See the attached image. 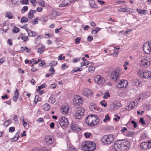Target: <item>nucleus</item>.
Listing matches in <instances>:
<instances>
[{
  "mask_svg": "<svg viewBox=\"0 0 151 151\" xmlns=\"http://www.w3.org/2000/svg\"><path fill=\"white\" fill-rule=\"evenodd\" d=\"M130 146V143L127 139L117 141L114 145V147L118 151H126Z\"/></svg>",
  "mask_w": 151,
  "mask_h": 151,
  "instance_id": "nucleus-1",
  "label": "nucleus"
},
{
  "mask_svg": "<svg viewBox=\"0 0 151 151\" xmlns=\"http://www.w3.org/2000/svg\"><path fill=\"white\" fill-rule=\"evenodd\" d=\"M86 122L88 126L93 127L96 125L100 122V119L97 116L92 114L87 117Z\"/></svg>",
  "mask_w": 151,
  "mask_h": 151,
  "instance_id": "nucleus-2",
  "label": "nucleus"
},
{
  "mask_svg": "<svg viewBox=\"0 0 151 151\" xmlns=\"http://www.w3.org/2000/svg\"><path fill=\"white\" fill-rule=\"evenodd\" d=\"M82 149L85 151H92L96 148V145L94 143L88 141L83 143L82 145Z\"/></svg>",
  "mask_w": 151,
  "mask_h": 151,
  "instance_id": "nucleus-3",
  "label": "nucleus"
},
{
  "mask_svg": "<svg viewBox=\"0 0 151 151\" xmlns=\"http://www.w3.org/2000/svg\"><path fill=\"white\" fill-rule=\"evenodd\" d=\"M83 103V99L80 96H77L74 98L73 103L76 108L77 109L80 108Z\"/></svg>",
  "mask_w": 151,
  "mask_h": 151,
  "instance_id": "nucleus-4",
  "label": "nucleus"
},
{
  "mask_svg": "<svg viewBox=\"0 0 151 151\" xmlns=\"http://www.w3.org/2000/svg\"><path fill=\"white\" fill-rule=\"evenodd\" d=\"M114 139V137L112 135H106L102 138L101 141L105 144H109L112 142Z\"/></svg>",
  "mask_w": 151,
  "mask_h": 151,
  "instance_id": "nucleus-5",
  "label": "nucleus"
},
{
  "mask_svg": "<svg viewBox=\"0 0 151 151\" xmlns=\"http://www.w3.org/2000/svg\"><path fill=\"white\" fill-rule=\"evenodd\" d=\"M138 75L140 77L147 78L151 76V72L147 70L139 71L138 72Z\"/></svg>",
  "mask_w": 151,
  "mask_h": 151,
  "instance_id": "nucleus-6",
  "label": "nucleus"
},
{
  "mask_svg": "<svg viewBox=\"0 0 151 151\" xmlns=\"http://www.w3.org/2000/svg\"><path fill=\"white\" fill-rule=\"evenodd\" d=\"M143 48L146 53L151 54V41L145 43L143 45Z\"/></svg>",
  "mask_w": 151,
  "mask_h": 151,
  "instance_id": "nucleus-7",
  "label": "nucleus"
},
{
  "mask_svg": "<svg viewBox=\"0 0 151 151\" xmlns=\"http://www.w3.org/2000/svg\"><path fill=\"white\" fill-rule=\"evenodd\" d=\"M119 71L118 70L113 71L110 75V78L113 81L117 82L119 79Z\"/></svg>",
  "mask_w": 151,
  "mask_h": 151,
  "instance_id": "nucleus-8",
  "label": "nucleus"
},
{
  "mask_svg": "<svg viewBox=\"0 0 151 151\" xmlns=\"http://www.w3.org/2000/svg\"><path fill=\"white\" fill-rule=\"evenodd\" d=\"M84 109L83 108H79L75 113L74 116L76 119H80L83 116Z\"/></svg>",
  "mask_w": 151,
  "mask_h": 151,
  "instance_id": "nucleus-9",
  "label": "nucleus"
},
{
  "mask_svg": "<svg viewBox=\"0 0 151 151\" xmlns=\"http://www.w3.org/2000/svg\"><path fill=\"white\" fill-rule=\"evenodd\" d=\"M59 123L61 126L65 127L68 125V121L67 119L64 117H60L58 120Z\"/></svg>",
  "mask_w": 151,
  "mask_h": 151,
  "instance_id": "nucleus-10",
  "label": "nucleus"
},
{
  "mask_svg": "<svg viewBox=\"0 0 151 151\" xmlns=\"http://www.w3.org/2000/svg\"><path fill=\"white\" fill-rule=\"evenodd\" d=\"M94 80L96 83L100 85H102L105 82L104 79L100 75H97L94 78Z\"/></svg>",
  "mask_w": 151,
  "mask_h": 151,
  "instance_id": "nucleus-11",
  "label": "nucleus"
},
{
  "mask_svg": "<svg viewBox=\"0 0 151 151\" xmlns=\"http://www.w3.org/2000/svg\"><path fill=\"white\" fill-rule=\"evenodd\" d=\"M140 147L142 150H146L150 148H151V141L142 142L141 143Z\"/></svg>",
  "mask_w": 151,
  "mask_h": 151,
  "instance_id": "nucleus-12",
  "label": "nucleus"
},
{
  "mask_svg": "<svg viewBox=\"0 0 151 151\" xmlns=\"http://www.w3.org/2000/svg\"><path fill=\"white\" fill-rule=\"evenodd\" d=\"M128 82L125 80H122L119 81L117 85V87L119 88H126L128 86Z\"/></svg>",
  "mask_w": 151,
  "mask_h": 151,
  "instance_id": "nucleus-13",
  "label": "nucleus"
},
{
  "mask_svg": "<svg viewBox=\"0 0 151 151\" xmlns=\"http://www.w3.org/2000/svg\"><path fill=\"white\" fill-rule=\"evenodd\" d=\"M45 141L48 145L52 144L53 142V137L49 135L46 136L45 137Z\"/></svg>",
  "mask_w": 151,
  "mask_h": 151,
  "instance_id": "nucleus-14",
  "label": "nucleus"
},
{
  "mask_svg": "<svg viewBox=\"0 0 151 151\" xmlns=\"http://www.w3.org/2000/svg\"><path fill=\"white\" fill-rule=\"evenodd\" d=\"M71 129L76 132H78L80 131V129L78 126L75 122H73L71 124Z\"/></svg>",
  "mask_w": 151,
  "mask_h": 151,
  "instance_id": "nucleus-15",
  "label": "nucleus"
},
{
  "mask_svg": "<svg viewBox=\"0 0 151 151\" xmlns=\"http://www.w3.org/2000/svg\"><path fill=\"white\" fill-rule=\"evenodd\" d=\"M83 94L86 96H91L92 94V92L89 89L85 88L82 91Z\"/></svg>",
  "mask_w": 151,
  "mask_h": 151,
  "instance_id": "nucleus-16",
  "label": "nucleus"
},
{
  "mask_svg": "<svg viewBox=\"0 0 151 151\" xmlns=\"http://www.w3.org/2000/svg\"><path fill=\"white\" fill-rule=\"evenodd\" d=\"M19 95V93L18 91V90L17 89H16L15 91L14 92V94L12 98V99L14 101H17Z\"/></svg>",
  "mask_w": 151,
  "mask_h": 151,
  "instance_id": "nucleus-17",
  "label": "nucleus"
},
{
  "mask_svg": "<svg viewBox=\"0 0 151 151\" xmlns=\"http://www.w3.org/2000/svg\"><path fill=\"white\" fill-rule=\"evenodd\" d=\"M141 63L142 66L145 68L147 67L149 65V62L146 59L142 60L141 61Z\"/></svg>",
  "mask_w": 151,
  "mask_h": 151,
  "instance_id": "nucleus-18",
  "label": "nucleus"
},
{
  "mask_svg": "<svg viewBox=\"0 0 151 151\" xmlns=\"http://www.w3.org/2000/svg\"><path fill=\"white\" fill-rule=\"evenodd\" d=\"M27 32L28 33L29 36V37H35L37 35L36 32L32 31L31 30L28 29H27Z\"/></svg>",
  "mask_w": 151,
  "mask_h": 151,
  "instance_id": "nucleus-19",
  "label": "nucleus"
},
{
  "mask_svg": "<svg viewBox=\"0 0 151 151\" xmlns=\"http://www.w3.org/2000/svg\"><path fill=\"white\" fill-rule=\"evenodd\" d=\"M36 12L35 10H31L28 14V17L32 19L33 17V14Z\"/></svg>",
  "mask_w": 151,
  "mask_h": 151,
  "instance_id": "nucleus-20",
  "label": "nucleus"
},
{
  "mask_svg": "<svg viewBox=\"0 0 151 151\" xmlns=\"http://www.w3.org/2000/svg\"><path fill=\"white\" fill-rule=\"evenodd\" d=\"M69 107L68 106H66L63 107L61 110V113L64 114H67L69 110Z\"/></svg>",
  "mask_w": 151,
  "mask_h": 151,
  "instance_id": "nucleus-21",
  "label": "nucleus"
},
{
  "mask_svg": "<svg viewBox=\"0 0 151 151\" xmlns=\"http://www.w3.org/2000/svg\"><path fill=\"white\" fill-rule=\"evenodd\" d=\"M134 107V106L132 103H130L129 104L126 106L125 109L128 111H130Z\"/></svg>",
  "mask_w": 151,
  "mask_h": 151,
  "instance_id": "nucleus-22",
  "label": "nucleus"
},
{
  "mask_svg": "<svg viewBox=\"0 0 151 151\" xmlns=\"http://www.w3.org/2000/svg\"><path fill=\"white\" fill-rule=\"evenodd\" d=\"M89 4L91 7L96 8H97L94 0H91L89 1Z\"/></svg>",
  "mask_w": 151,
  "mask_h": 151,
  "instance_id": "nucleus-23",
  "label": "nucleus"
},
{
  "mask_svg": "<svg viewBox=\"0 0 151 151\" xmlns=\"http://www.w3.org/2000/svg\"><path fill=\"white\" fill-rule=\"evenodd\" d=\"M19 134L18 132H17L15 134V136L12 139L13 141L15 142L17 141L19 137Z\"/></svg>",
  "mask_w": 151,
  "mask_h": 151,
  "instance_id": "nucleus-24",
  "label": "nucleus"
},
{
  "mask_svg": "<svg viewBox=\"0 0 151 151\" xmlns=\"http://www.w3.org/2000/svg\"><path fill=\"white\" fill-rule=\"evenodd\" d=\"M89 108L92 111H93V110H96V106L93 103L90 104L89 106Z\"/></svg>",
  "mask_w": 151,
  "mask_h": 151,
  "instance_id": "nucleus-25",
  "label": "nucleus"
},
{
  "mask_svg": "<svg viewBox=\"0 0 151 151\" xmlns=\"http://www.w3.org/2000/svg\"><path fill=\"white\" fill-rule=\"evenodd\" d=\"M45 47V46H42L41 47L39 48L38 49L37 52L39 53L40 54L44 52Z\"/></svg>",
  "mask_w": 151,
  "mask_h": 151,
  "instance_id": "nucleus-26",
  "label": "nucleus"
},
{
  "mask_svg": "<svg viewBox=\"0 0 151 151\" xmlns=\"http://www.w3.org/2000/svg\"><path fill=\"white\" fill-rule=\"evenodd\" d=\"M50 108V105L47 103H46L43 105V109L45 111H48Z\"/></svg>",
  "mask_w": 151,
  "mask_h": 151,
  "instance_id": "nucleus-27",
  "label": "nucleus"
},
{
  "mask_svg": "<svg viewBox=\"0 0 151 151\" xmlns=\"http://www.w3.org/2000/svg\"><path fill=\"white\" fill-rule=\"evenodd\" d=\"M68 151H77V149L75 148L73 146H70L68 148Z\"/></svg>",
  "mask_w": 151,
  "mask_h": 151,
  "instance_id": "nucleus-28",
  "label": "nucleus"
},
{
  "mask_svg": "<svg viewBox=\"0 0 151 151\" xmlns=\"http://www.w3.org/2000/svg\"><path fill=\"white\" fill-rule=\"evenodd\" d=\"M81 39V38L80 37H78L76 38V39H75V43L76 45L79 44L80 42Z\"/></svg>",
  "mask_w": 151,
  "mask_h": 151,
  "instance_id": "nucleus-29",
  "label": "nucleus"
},
{
  "mask_svg": "<svg viewBox=\"0 0 151 151\" xmlns=\"http://www.w3.org/2000/svg\"><path fill=\"white\" fill-rule=\"evenodd\" d=\"M110 118L108 114H106L105 116V118L103 119V121L104 122H106L107 121H109Z\"/></svg>",
  "mask_w": 151,
  "mask_h": 151,
  "instance_id": "nucleus-30",
  "label": "nucleus"
},
{
  "mask_svg": "<svg viewBox=\"0 0 151 151\" xmlns=\"http://www.w3.org/2000/svg\"><path fill=\"white\" fill-rule=\"evenodd\" d=\"M70 4H71L70 2H69L67 3L66 4H60L59 5V7H65L67 6H68V5H69Z\"/></svg>",
  "mask_w": 151,
  "mask_h": 151,
  "instance_id": "nucleus-31",
  "label": "nucleus"
},
{
  "mask_svg": "<svg viewBox=\"0 0 151 151\" xmlns=\"http://www.w3.org/2000/svg\"><path fill=\"white\" fill-rule=\"evenodd\" d=\"M110 97V94L108 91L106 92L104 94L103 96V98L104 99H107L108 97Z\"/></svg>",
  "mask_w": 151,
  "mask_h": 151,
  "instance_id": "nucleus-32",
  "label": "nucleus"
},
{
  "mask_svg": "<svg viewBox=\"0 0 151 151\" xmlns=\"http://www.w3.org/2000/svg\"><path fill=\"white\" fill-rule=\"evenodd\" d=\"M100 28L99 27H97L96 28V29L95 30H92V31L91 33L93 34H96L97 32L100 30Z\"/></svg>",
  "mask_w": 151,
  "mask_h": 151,
  "instance_id": "nucleus-33",
  "label": "nucleus"
},
{
  "mask_svg": "<svg viewBox=\"0 0 151 151\" xmlns=\"http://www.w3.org/2000/svg\"><path fill=\"white\" fill-rule=\"evenodd\" d=\"M28 21V19L25 17H23L21 18V22L22 23L26 22Z\"/></svg>",
  "mask_w": 151,
  "mask_h": 151,
  "instance_id": "nucleus-34",
  "label": "nucleus"
},
{
  "mask_svg": "<svg viewBox=\"0 0 151 151\" xmlns=\"http://www.w3.org/2000/svg\"><path fill=\"white\" fill-rule=\"evenodd\" d=\"M91 133L88 132H86L84 133V135L86 138H89L91 136Z\"/></svg>",
  "mask_w": 151,
  "mask_h": 151,
  "instance_id": "nucleus-35",
  "label": "nucleus"
},
{
  "mask_svg": "<svg viewBox=\"0 0 151 151\" xmlns=\"http://www.w3.org/2000/svg\"><path fill=\"white\" fill-rule=\"evenodd\" d=\"M38 4L39 5L42 6L43 7H44L45 6V3L43 1H38Z\"/></svg>",
  "mask_w": 151,
  "mask_h": 151,
  "instance_id": "nucleus-36",
  "label": "nucleus"
},
{
  "mask_svg": "<svg viewBox=\"0 0 151 151\" xmlns=\"http://www.w3.org/2000/svg\"><path fill=\"white\" fill-rule=\"evenodd\" d=\"M28 9V7L27 6H24L23 8H22L21 11L22 13H24Z\"/></svg>",
  "mask_w": 151,
  "mask_h": 151,
  "instance_id": "nucleus-37",
  "label": "nucleus"
},
{
  "mask_svg": "<svg viewBox=\"0 0 151 151\" xmlns=\"http://www.w3.org/2000/svg\"><path fill=\"white\" fill-rule=\"evenodd\" d=\"M89 72L93 71L95 70V67L93 66H89L88 68Z\"/></svg>",
  "mask_w": 151,
  "mask_h": 151,
  "instance_id": "nucleus-38",
  "label": "nucleus"
},
{
  "mask_svg": "<svg viewBox=\"0 0 151 151\" xmlns=\"http://www.w3.org/2000/svg\"><path fill=\"white\" fill-rule=\"evenodd\" d=\"M100 104L102 106H104L105 107H106L107 106V103L105 102L104 100H103L101 101L100 102Z\"/></svg>",
  "mask_w": 151,
  "mask_h": 151,
  "instance_id": "nucleus-39",
  "label": "nucleus"
},
{
  "mask_svg": "<svg viewBox=\"0 0 151 151\" xmlns=\"http://www.w3.org/2000/svg\"><path fill=\"white\" fill-rule=\"evenodd\" d=\"M19 29L17 27H14L13 32L14 33H17L19 31Z\"/></svg>",
  "mask_w": 151,
  "mask_h": 151,
  "instance_id": "nucleus-40",
  "label": "nucleus"
},
{
  "mask_svg": "<svg viewBox=\"0 0 151 151\" xmlns=\"http://www.w3.org/2000/svg\"><path fill=\"white\" fill-rule=\"evenodd\" d=\"M65 57L64 56H63V54H61L59 56L58 60H64L65 59Z\"/></svg>",
  "mask_w": 151,
  "mask_h": 151,
  "instance_id": "nucleus-41",
  "label": "nucleus"
},
{
  "mask_svg": "<svg viewBox=\"0 0 151 151\" xmlns=\"http://www.w3.org/2000/svg\"><path fill=\"white\" fill-rule=\"evenodd\" d=\"M57 64V62L56 61H53L50 63V64L51 66H53L56 65Z\"/></svg>",
  "mask_w": 151,
  "mask_h": 151,
  "instance_id": "nucleus-42",
  "label": "nucleus"
},
{
  "mask_svg": "<svg viewBox=\"0 0 151 151\" xmlns=\"http://www.w3.org/2000/svg\"><path fill=\"white\" fill-rule=\"evenodd\" d=\"M46 84L45 83H44L42 84L40 86H39L38 87V88L39 89H41L42 88H44L46 86Z\"/></svg>",
  "mask_w": 151,
  "mask_h": 151,
  "instance_id": "nucleus-43",
  "label": "nucleus"
},
{
  "mask_svg": "<svg viewBox=\"0 0 151 151\" xmlns=\"http://www.w3.org/2000/svg\"><path fill=\"white\" fill-rule=\"evenodd\" d=\"M5 17L10 19H12L13 17V16L11 13H7L6 14Z\"/></svg>",
  "mask_w": 151,
  "mask_h": 151,
  "instance_id": "nucleus-44",
  "label": "nucleus"
},
{
  "mask_svg": "<svg viewBox=\"0 0 151 151\" xmlns=\"http://www.w3.org/2000/svg\"><path fill=\"white\" fill-rule=\"evenodd\" d=\"M24 41H27L28 40V38L27 36H23L21 38Z\"/></svg>",
  "mask_w": 151,
  "mask_h": 151,
  "instance_id": "nucleus-45",
  "label": "nucleus"
},
{
  "mask_svg": "<svg viewBox=\"0 0 151 151\" xmlns=\"http://www.w3.org/2000/svg\"><path fill=\"white\" fill-rule=\"evenodd\" d=\"M18 119V116L17 115L15 116L13 118V119L15 121V123L16 124H18V122L17 120Z\"/></svg>",
  "mask_w": 151,
  "mask_h": 151,
  "instance_id": "nucleus-46",
  "label": "nucleus"
},
{
  "mask_svg": "<svg viewBox=\"0 0 151 151\" xmlns=\"http://www.w3.org/2000/svg\"><path fill=\"white\" fill-rule=\"evenodd\" d=\"M88 64V61H85L81 63V66L84 65H87Z\"/></svg>",
  "mask_w": 151,
  "mask_h": 151,
  "instance_id": "nucleus-47",
  "label": "nucleus"
},
{
  "mask_svg": "<svg viewBox=\"0 0 151 151\" xmlns=\"http://www.w3.org/2000/svg\"><path fill=\"white\" fill-rule=\"evenodd\" d=\"M50 101H51V103L52 104L54 103L55 102V99L53 97H50Z\"/></svg>",
  "mask_w": 151,
  "mask_h": 151,
  "instance_id": "nucleus-48",
  "label": "nucleus"
},
{
  "mask_svg": "<svg viewBox=\"0 0 151 151\" xmlns=\"http://www.w3.org/2000/svg\"><path fill=\"white\" fill-rule=\"evenodd\" d=\"M37 121L39 122H44V120L42 118H40L37 119Z\"/></svg>",
  "mask_w": 151,
  "mask_h": 151,
  "instance_id": "nucleus-49",
  "label": "nucleus"
},
{
  "mask_svg": "<svg viewBox=\"0 0 151 151\" xmlns=\"http://www.w3.org/2000/svg\"><path fill=\"white\" fill-rule=\"evenodd\" d=\"M15 130V128L14 127H11L9 129V132H12L14 131Z\"/></svg>",
  "mask_w": 151,
  "mask_h": 151,
  "instance_id": "nucleus-50",
  "label": "nucleus"
},
{
  "mask_svg": "<svg viewBox=\"0 0 151 151\" xmlns=\"http://www.w3.org/2000/svg\"><path fill=\"white\" fill-rule=\"evenodd\" d=\"M12 3L13 4H16L19 2V0H11Z\"/></svg>",
  "mask_w": 151,
  "mask_h": 151,
  "instance_id": "nucleus-51",
  "label": "nucleus"
},
{
  "mask_svg": "<svg viewBox=\"0 0 151 151\" xmlns=\"http://www.w3.org/2000/svg\"><path fill=\"white\" fill-rule=\"evenodd\" d=\"M51 14L54 17L55 16L57 15V12L55 10H52L51 12Z\"/></svg>",
  "mask_w": 151,
  "mask_h": 151,
  "instance_id": "nucleus-52",
  "label": "nucleus"
},
{
  "mask_svg": "<svg viewBox=\"0 0 151 151\" xmlns=\"http://www.w3.org/2000/svg\"><path fill=\"white\" fill-rule=\"evenodd\" d=\"M139 122L142 124H145V121L144 120V118H141L140 119Z\"/></svg>",
  "mask_w": 151,
  "mask_h": 151,
  "instance_id": "nucleus-53",
  "label": "nucleus"
},
{
  "mask_svg": "<svg viewBox=\"0 0 151 151\" xmlns=\"http://www.w3.org/2000/svg\"><path fill=\"white\" fill-rule=\"evenodd\" d=\"M82 69H81L80 68H78L77 70H72L71 71V73H75V72H76V71H81V70H82Z\"/></svg>",
  "mask_w": 151,
  "mask_h": 151,
  "instance_id": "nucleus-54",
  "label": "nucleus"
},
{
  "mask_svg": "<svg viewBox=\"0 0 151 151\" xmlns=\"http://www.w3.org/2000/svg\"><path fill=\"white\" fill-rule=\"evenodd\" d=\"M132 124H133L134 125V128H136L137 127V123L134 121H132L131 122Z\"/></svg>",
  "mask_w": 151,
  "mask_h": 151,
  "instance_id": "nucleus-55",
  "label": "nucleus"
},
{
  "mask_svg": "<svg viewBox=\"0 0 151 151\" xmlns=\"http://www.w3.org/2000/svg\"><path fill=\"white\" fill-rule=\"evenodd\" d=\"M125 9L124 8H121L119 9H118L117 11L118 12H124Z\"/></svg>",
  "mask_w": 151,
  "mask_h": 151,
  "instance_id": "nucleus-56",
  "label": "nucleus"
},
{
  "mask_svg": "<svg viewBox=\"0 0 151 151\" xmlns=\"http://www.w3.org/2000/svg\"><path fill=\"white\" fill-rule=\"evenodd\" d=\"M125 10H124V12H130V8H127V7H125Z\"/></svg>",
  "mask_w": 151,
  "mask_h": 151,
  "instance_id": "nucleus-57",
  "label": "nucleus"
},
{
  "mask_svg": "<svg viewBox=\"0 0 151 151\" xmlns=\"http://www.w3.org/2000/svg\"><path fill=\"white\" fill-rule=\"evenodd\" d=\"M37 20V19H34V22H32V24L33 25H34L35 24H37L38 22Z\"/></svg>",
  "mask_w": 151,
  "mask_h": 151,
  "instance_id": "nucleus-58",
  "label": "nucleus"
},
{
  "mask_svg": "<svg viewBox=\"0 0 151 151\" xmlns=\"http://www.w3.org/2000/svg\"><path fill=\"white\" fill-rule=\"evenodd\" d=\"M80 60V58H76L75 59H73V63H76L77 62Z\"/></svg>",
  "mask_w": 151,
  "mask_h": 151,
  "instance_id": "nucleus-59",
  "label": "nucleus"
},
{
  "mask_svg": "<svg viewBox=\"0 0 151 151\" xmlns=\"http://www.w3.org/2000/svg\"><path fill=\"white\" fill-rule=\"evenodd\" d=\"M93 37L91 36H88L87 38L89 42L93 40Z\"/></svg>",
  "mask_w": 151,
  "mask_h": 151,
  "instance_id": "nucleus-60",
  "label": "nucleus"
},
{
  "mask_svg": "<svg viewBox=\"0 0 151 151\" xmlns=\"http://www.w3.org/2000/svg\"><path fill=\"white\" fill-rule=\"evenodd\" d=\"M42 10V8L41 7H38L37 8L36 12L37 11V12H41Z\"/></svg>",
  "mask_w": 151,
  "mask_h": 151,
  "instance_id": "nucleus-61",
  "label": "nucleus"
},
{
  "mask_svg": "<svg viewBox=\"0 0 151 151\" xmlns=\"http://www.w3.org/2000/svg\"><path fill=\"white\" fill-rule=\"evenodd\" d=\"M49 71L51 73H52L53 74L55 72V70L53 68H51L49 69Z\"/></svg>",
  "mask_w": 151,
  "mask_h": 151,
  "instance_id": "nucleus-62",
  "label": "nucleus"
},
{
  "mask_svg": "<svg viewBox=\"0 0 151 151\" xmlns=\"http://www.w3.org/2000/svg\"><path fill=\"white\" fill-rule=\"evenodd\" d=\"M7 43L10 45H11L12 44V40H11L10 39H9L7 41Z\"/></svg>",
  "mask_w": 151,
  "mask_h": 151,
  "instance_id": "nucleus-63",
  "label": "nucleus"
},
{
  "mask_svg": "<svg viewBox=\"0 0 151 151\" xmlns=\"http://www.w3.org/2000/svg\"><path fill=\"white\" fill-rule=\"evenodd\" d=\"M67 68L66 64L65 63L63 64L62 66V68L63 69H65Z\"/></svg>",
  "mask_w": 151,
  "mask_h": 151,
  "instance_id": "nucleus-64",
  "label": "nucleus"
}]
</instances>
